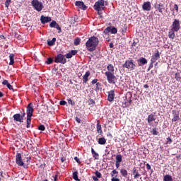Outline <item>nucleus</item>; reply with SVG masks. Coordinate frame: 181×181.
<instances>
[{
	"mask_svg": "<svg viewBox=\"0 0 181 181\" xmlns=\"http://www.w3.org/2000/svg\"><path fill=\"white\" fill-rule=\"evenodd\" d=\"M47 64H52L53 63V59L52 58H48L47 61L46 62Z\"/></svg>",
	"mask_w": 181,
	"mask_h": 181,
	"instance_id": "obj_38",
	"label": "nucleus"
},
{
	"mask_svg": "<svg viewBox=\"0 0 181 181\" xmlns=\"http://www.w3.org/2000/svg\"><path fill=\"white\" fill-rule=\"evenodd\" d=\"M57 25V23L54 21H53L50 24V28H56V25Z\"/></svg>",
	"mask_w": 181,
	"mask_h": 181,
	"instance_id": "obj_34",
	"label": "nucleus"
},
{
	"mask_svg": "<svg viewBox=\"0 0 181 181\" xmlns=\"http://www.w3.org/2000/svg\"><path fill=\"white\" fill-rule=\"evenodd\" d=\"M2 84L4 86H7L9 84V83L8 82V80H4L3 82H2Z\"/></svg>",
	"mask_w": 181,
	"mask_h": 181,
	"instance_id": "obj_47",
	"label": "nucleus"
},
{
	"mask_svg": "<svg viewBox=\"0 0 181 181\" xmlns=\"http://www.w3.org/2000/svg\"><path fill=\"white\" fill-rule=\"evenodd\" d=\"M25 115H26V113H25V110H23V112L21 113V117L23 118V117H25Z\"/></svg>",
	"mask_w": 181,
	"mask_h": 181,
	"instance_id": "obj_52",
	"label": "nucleus"
},
{
	"mask_svg": "<svg viewBox=\"0 0 181 181\" xmlns=\"http://www.w3.org/2000/svg\"><path fill=\"white\" fill-rule=\"evenodd\" d=\"M116 168L117 169L119 168V163L116 162Z\"/></svg>",
	"mask_w": 181,
	"mask_h": 181,
	"instance_id": "obj_62",
	"label": "nucleus"
},
{
	"mask_svg": "<svg viewBox=\"0 0 181 181\" xmlns=\"http://www.w3.org/2000/svg\"><path fill=\"white\" fill-rule=\"evenodd\" d=\"M114 97H115V94L114 93V90H110L108 93L107 100L110 101V103H112V101H114Z\"/></svg>",
	"mask_w": 181,
	"mask_h": 181,
	"instance_id": "obj_15",
	"label": "nucleus"
},
{
	"mask_svg": "<svg viewBox=\"0 0 181 181\" xmlns=\"http://www.w3.org/2000/svg\"><path fill=\"white\" fill-rule=\"evenodd\" d=\"M32 5L38 12H40V11L43 9V5L42 4V2H40L37 0H33Z\"/></svg>",
	"mask_w": 181,
	"mask_h": 181,
	"instance_id": "obj_5",
	"label": "nucleus"
},
{
	"mask_svg": "<svg viewBox=\"0 0 181 181\" xmlns=\"http://www.w3.org/2000/svg\"><path fill=\"white\" fill-rule=\"evenodd\" d=\"M61 160H62V162H64V160H66V158H65L64 157H62V158H61Z\"/></svg>",
	"mask_w": 181,
	"mask_h": 181,
	"instance_id": "obj_64",
	"label": "nucleus"
},
{
	"mask_svg": "<svg viewBox=\"0 0 181 181\" xmlns=\"http://www.w3.org/2000/svg\"><path fill=\"white\" fill-rule=\"evenodd\" d=\"M156 115H153V114H151L148 115V123L151 124L153 121H156Z\"/></svg>",
	"mask_w": 181,
	"mask_h": 181,
	"instance_id": "obj_17",
	"label": "nucleus"
},
{
	"mask_svg": "<svg viewBox=\"0 0 181 181\" xmlns=\"http://www.w3.org/2000/svg\"><path fill=\"white\" fill-rule=\"evenodd\" d=\"M75 46H78L80 45V39H76L74 41Z\"/></svg>",
	"mask_w": 181,
	"mask_h": 181,
	"instance_id": "obj_40",
	"label": "nucleus"
},
{
	"mask_svg": "<svg viewBox=\"0 0 181 181\" xmlns=\"http://www.w3.org/2000/svg\"><path fill=\"white\" fill-rule=\"evenodd\" d=\"M120 173H121L122 176H123V177H127V176L128 175V171H127V170H125V169H122L120 170Z\"/></svg>",
	"mask_w": 181,
	"mask_h": 181,
	"instance_id": "obj_24",
	"label": "nucleus"
},
{
	"mask_svg": "<svg viewBox=\"0 0 181 181\" xmlns=\"http://www.w3.org/2000/svg\"><path fill=\"white\" fill-rule=\"evenodd\" d=\"M13 118L14 119V121H17L18 122H23V119L22 118V116H21V114L14 115Z\"/></svg>",
	"mask_w": 181,
	"mask_h": 181,
	"instance_id": "obj_16",
	"label": "nucleus"
},
{
	"mask_svg": "<svg viewBox=\"0 0 181 181\" xmlns=\"http://www.w3.org/2000/svg\"><path fill=\"white\" fill-rule=\"evenodd\" d=\"M10 4H11V0H6L5 3L6 8H9Z\"/></svg>",
	"mask_w": 181,
	"mask_h": 181,
	"instance_id": "obj_39",
	"label": "nucleus"
},
{
	"mask_svg": "<svg viewBox=\"0 0 181 181\" xmlns=\"http://www.w3.org/2000/svg\"><path fill=\"white\" fill-rule=\"evenodd\" d=\"M9 59H10L9 66H12L13 64V63H15V61H14L15 54H10Z\"/></svg>",
	"mask_w": 181,
	"mask_h": 181,
	"instance_id": "obj_21",
	"label": "nucleus"
},
{
	"mask_svg": "<svg viewBox=\"0 0 181 181\" xmlns=\"http://www.w3.org/2000/svg\"><path fill=\"white\" fill-rule=\"evenodd\" d=\"M93 180L94 181H98V177H95V176H93Z\"/></svg>",
	"mask_w": 181,
	"mask_h": 181,
	"instance_id": "obj_57",
	"label": "nucleus"
},
{
	"mask_svg": "<svg viewBox=\"0 0 181 181\" xmlns=\"http://www.w3.org/2000/svg\"><path fill=\"white\" fill-rule=\"evenodd\" d=\"M174 9H175L176 12H179V7L177 6V4H175Z\"/></svg>",
	"mask_w": 181,
	"mask_h": 181,
	"instance_id": "obj_49",
	"label": "nucleus"
},
{
	"mask_svg": "<svg viewBox=\"0 0 181 181\" xmlns=\"http://www.w3.org/2000/svg\"><path fill=\"white\" fill-rule=\"evenodd\" d=\"M40 21H41V23L45 25V23H47V22H50V21H52V18L50 17L41 16Z\"/></svg>",
	"mask_w": 181,
	"mask_h": 181,
	"instance_id": "obj_14",
	"label": "nucleus"
},
{
	"mask_svg": "<svg viewBox=\"0 0 181 181\" xmlns=\"http://www.w3.org/2000/svg\"><path fill=\"white\" fill-rule=\"evenodd\" d=\"M152 67H153V64H150L149 67H148V70H151V69H152Z\"/></svg>",
	"mask_w": 181,
	"mask_h": 181,
	"instance_id": "obj_60",
	"label": "nucleus"
},
{
	"mask_svg": "<svg viewBox=\"0 0 181 181\" xmlns=\"http://www.w3.org/2000/svg\"><path fill=\"white\" fill-rule=\"evenodd\" d=\"M54 62L55 63H61L62 64H65V63L67 62V59L64 58L63 54H59L56 57Z\"/></svg>",
	"mask_w": 181,
	"mask_h": 181,
	"instance_id": "obj_7",
	"label": "nucleus"
},
{
	"mask_svg": "<svg viewBox=\"0 0 181 181\" xmlns=\"http://www.w3.org/2000/svg\"><path fill=\"white\" fill-rule=\"evenodd\" d=\"M112 181H119V179L113 177L112 178Z\"/></svg>",
	"mask_w": 181,
	"mask_h": 181,
	"instance_id": "obj_59",
	"label": "nucleus"
},
{
	"mask_svg": "<svg viewBox=\"0 0 181 181\" xmlns=\"http://www.w3.org/2000/svg\"><path fill=\"white\" fill-rule=\"evenodd\" d=\"M106 142H107V140L104 137H101L98 139V144L100 145H105Z\"/></svg>",
	"mask_w": 181,
	"mask_h": 181,
	"instance_id": "obj_23",
	"label": "nucleus"
},
{
	"mask_svg": "<svg viewBox=\"0 0 181 181\" xmlns=\"http://www.w3.org/2000/svg\"><path fill=\"white\" fill-rule=\"evenodd\" d=\"M91 152L93 158H95V159H98L99 155L95 152V151H94V148H91Z\"/></svg>",
	"mask_w": 181,
	"mask_h": 181,
	"instance_id": "obj_26",
	"label": "nucleus"
},
{
	"mask_svg": "<svg viewBox=\"0 0 181 181\" xmlns=\"http://www.w3.org/2000/svg\"><path fill=\"white\" fill-rule=\"evenodd\" d=\"M152 134H153V135H158V132L156 130V128L153 129Z\"/></svg>",
	"mask_w": 181,
	"mask_h": 181,
	"instance_id": "obj_42",
	"label": "nucleus"
},
{
	"mask_svg": "<svg viewBox=\"0 0 181 181\" xmlns=\"http://www.w3.org/2000/svg\"><path fill=\"white\" fill-rule=\"evenodd\" d=\"M144 88H149V86L148 84H146L144 86Z\"/></svg>",
	"mask_w": 181,
	"mask_h": 181,
	"instance_id": "obj_63",
	"label": "nucleus"
},
{
	"mask_svg": "<svg viewBox=\"0 0 181 181\" xmlns=\"http://www.w3.org/2000/svg\"><path fill=\"white\" fill-rule=\"evenodd\" d=\"M105 75L106 76V77L107 78V81H108V83H110V84H115L117 77H115V75H114L113 73L105 72Z\"/></svg>",
	"mask_w": 181,
	"mask_h": 181,
	"instance_id": "obj_4",
	"label": "nucleus"
},
{
	"mask_svg": "<svg viewBox=\"0 0 181 181\" xmlns=\"http://www.w3.org/2000/svg\"><path fill=\"white\" fill-rule=\"evenodd\" d=\"M142 8L144 11H151V3L149 1L144 2L142 6Z\"/></svg>",
	"mask_w": 181,
	"mask_h": 181,
	"instance_id": "obj_13",
	"label": "nucleus"
},
{
	"mask_svg": "<svg viewBox=\"0 0 181 181\" xmlns=\"http://www.w3.org/2000/svg\"><path fill=\"white\" fill-rule=\"evenodd\" d=\"M146 169H147V170H150V169H151V165H149V163H147V164H146Z\"/></svg>",
	"mask_w": 181,
	"mask_h": 181,
	"instance_id": "obj_54",
	"label": "nucleus"
},
{
	"mask_svg": "<svg viewBox=\"0 0 181 181\" xmlns=\"http://www.w3.org/2000/svg\"><path fill=\"white\" fill-rule=\"evenodd\" d=\"M48 45L49 46H53V45H54V43H56V38H52V40L51 41H48Z\"/></svg>",
	"mask_w": 181,
	"mask_h": 181,
	"instance_id": "obj_32",
	"label": "nucleus"
},
{
	"mask_svg": "<svg viewBox=\"0 0 181 181\" xmlns=\"http://www.w3.org/2000/svg\"><path fill=\"white\" fill-rule=\"evenodd\" d=\"M158 9V12H160V13H162L163 12V4H159Z\"/></svg>",
	"mask_w": 181,
	"mask_h": 181,
	"instance_id": "obj_30",
	"label": "nucleus"
},
{
	"mask_svg": "<svg viewBox=\"0 0 181 181\" xmlns=\"http://www.w3.org/2000/svg\"><path fill=\"white\" fill-rule=\"evenodd\" d=\"M116 162L121 163V162H122V156L121 155H117L116 156Z\"/></svg>",
	"mask_w": 181,
	"mask_h": 181,
	"instance_id": "obj_29",
	"label": "nucleus"
},
{
	"mask_svg": "<svg viewBox=\"0 0 181 181\" xmlns=\"http://www.w3.org/2000/svg\"><path fill=\"white\" fill-rule=\"evenodd\" d=\"M74 160H76V162H77V163H80V159H78L77 157H75Z\"/></svg>",
	"mask_w": 181,
	"mask_h": 181,
	"instance_id": "obj_56",
	"label": "nucleus"
},
{
	"mask_svg": "<svg viewBox=\"0 0 181 181\" xmlns=\"http://www.w3.org/2000/svg\"><path fill=\"white\" fill-rule=\"evenodd\" d=\"M123 67L125 69H129V70H135V67H136V66L135 65V64H134V62H132V61H126V62L123 64Z\"/></svg>",
	"mask_w": 181,
	"mask_h": 181,
	"instance_id": "obj_6",
	"label": "nucleus"
},
{
	"mask_svg": "<svg viewBox=\"0 0 181 181\" xmlns=\"http://www.w3.org/2000/svg\"><path fill=\"white\" fill-rule=\"evenodd\" d=\"M6 86H7L8 90H12L13 91H15V90H13V86H12L10 83L7 84Z\"/></svg>",
	"mask_w": 181,
	"mask_h": 181,
	"instance_id": "obj_44",
	"label": "nucleus"
},
{
	"mask_svg": "<svg viewBox=\"0 0 181 181\" xmlns=\"http://www.w3.org/2000/svg\"><path fill=\"white\" fill-rule=\"evenodd\" d=\"M133 175H134V179H139V177H141V174H139V173L138 171H136V169H133Z\"/></svg>",
	"mask_w": 181,
	"mask_h": 181,
	"instance_id": "obj_20",
	"label": "nucleus"
},
{
	"mask_svg": "<svg viewBox=\"0 0 181 181\" xmlns=\"http://www.w3.org/2000/svg\"><path fill=\"white\" fill-rule=\"evenodd\" d=\"M100 90H101V83L98 82V83H96L95 90L96 91H100Z\"/></svg>",
	"mask_w": 181,
	"mask_h": 181,
	"instance_id": "obj_33",
	"label": "nucleus"
},
{
	"mask_svg": "<svg viewBox=\"0 0 181 181\" xmlns=\"http://www.w3.org/2000/svg\"><path fill=\"white\" fill-rule=\"evenodd\" d=\"M127 26H124V29L122 30V33L123 34L127 33Z\"/></svg>",
	"mask_w": 181,
	"mask_h": 181,
	"instance_id": "obj_53",
	"label": "nucleus"
},
{
	"mask_svg": "<svg viewBox=\"0 0 181 181\" xmlns=\"http://www.w3.org/2000/svg\"><path fill=\"white\" fill-rule=\"evenodd\" d=\"M173 122H176V121H179V115L175 114L174 117L172 119Z\"/></svg>",
	"mask_w": 181,
	"mask_h": 181,
	"instance_id": "obj_31",
	"label": "nucleus"
},
{
	"mask_svg": "<svg viewBox=\"0 0 181 181\" xmlns=\"http://www.w3.org/2000/svg\"><path fill=\"white\" fill-rule=\"evenodd\" d=\"M109 73H114V66L112 64H109L107 67Z\"/></svg>",
	"mask_w": 181,
	"mask_h": 181,
	"instance_id": "obj_25",
	"label": "nucleus"
},
{
	"mask_svg": "<svg viewBox=\"0 0 181 181\" xmlns=\"http://www.w3.org/2000/svg\"><path fill=\"white\" fill-rule=\"evenodd\" d=\"M110 32H111V33H112L113 35H115L117 33V32H118V30H117V28H115V27H112V28L107 27L104 30L105 35H108V33H110Z\"/></svg>",
	"mask_w": 181,
	"mask_h": 181,
	"instance_id": "obj_10",
	"label": "nucleus"
},
{
	"mask_svg": "<svg viewBox=\"0 0 181 181\" xmlns=\"http://www.w3.org/2000/svg\"><path fill=\"white\" fill-rule=\"evenodd\" d=\"M172 26L173 28L171 29L173 30H175V32H179V30L180 29V23L179 20L175 19Z\"/></svg>",
	"mask_w": 181,
	"mask_h": 181,
	"instance_id": "obj_8",
	"label": "nucleus"
},
{
	"mask_svg": "<svg viewBox=\"0 0 181 181\" xmlns=\"http://www.w3.org/2000/svg\"><path fill=\"white\" fill-rule=\"evenodd\" d=\"M16 163L18 165V166H23L25 164L23 160H22V154H21V153H17L16 156Z\"/></svg>",
	"mask_w": 181,
	"mask_h": 181,
	"instance_id": "obj_9",
	"label": "nucleus"
},
{
	"mask_svg": "<svg viewBox=\"0 0 181 181\" xmlns=\"http://www.w3.org/2000/svg\"><path fill=\"white\" fill-rule=\"evenodd\" d=\"M105 8V6L104 5V0H99L97 2H95L94 5V9L95 11H97L98 15L100 16V18H103V13L101 11H104Z\"/></svg>",
	"mask_w": 181,
	"mask_h": 181,
	"instance_id": "obj_3",
	"label": "nucleus"
},
{
	"mask_svg": "<svg viewBox=\"0 0 181 181\" xmlns=\"http://www.w3.org/2000/svg\"><path fill=\"white\" fill-rule=\"evenodd\" d=\"M97 131L98 134H100V133L103 132V131L101 130V125H100V124H97Z\"/></svg>",
	"mask_w": 181,
	"mask_h": 181,
	"instance_id": "obj_35",
	"label": "nucleus"
},
{
	"mask_svg": "<svg viewBox=\"0 0 181 181\" xmlns=\"http://www.w3.org/2000/svg\"><path fill=\"white\" fill-rule=\"evenodd\" d=\"M175 78L177 81L180 80V74H175Z\"/></svg>",
	"mask_w": 181,
	"mask_h": 181,
	"instance_id": "obj_41",
	"label": "nucleus"
},
{
	"mask_svg": "<svg viewBox=\"0 0 181 181\" xmlns=\"http://www.w3.org/2000/svg\"><path fill=\"white\" fill-rule=\"evenodd\" d=\"M76 6H78L80 9H83V11L87 10V6L84 5V2L78 1L75 3Z\"/></svg>",
	"mask_w": 181,
	"mask_h": 181,
	"instance_id": "obj_11",
	"label": "nucleus"
},
{
	"mask_svg": "<svg viewBox=\"0 0 181 181\" xmlns=\"http://www.w3.org/2000/svg\"><path fill=\"white\" fill-rule=\"evenodd\" d=\"M76 122H78V124H80V122H81L80 118H78V117H76Z\"/></svg>",
	"mask_w": 181,
	"mask_h": 181,
	"instance_id": "obj_58",
	"label": "nucleus"
},
{
	"mask_svg": "<svg viewBox=\"0 0 181 181\" xmlns=\"http://www.w3.org/2000/svg\"><path fill=\"white\" fill-rule=\"evenodd\" d=\"M55 29H57V30H62V28H60V25H59V24L57 23V25H55Z\"/></svg>",
	"mask_w": 181,
	"mask_h": 181,
	"instance_id": "obj_48",
	"label": "nucleus"
},
{
	"mask_svg": "<svg viewBox=\"0 0 181 181\" xmlns=\"http://www.w3.org/2000/svg\"><path fill=\"white\" fill-rule=\"evenodd\" d=\"M33 104L29 103L27 106V128H30V122H32V116L33 115Z\"/></svg>",
	"mask_w": 181,
	"mask_h": 181,
	"instance_id": "obj_2",
	"label": "nucleus"
},
{
	"mask_svg": "<svg viewBox=\"0 0 181 181\" xmlns=\"http://www.w3.org/2000/svg\"><path fill=\"white\" fill-rule=\"evenodd\" d=\"M175 30H170V32L168 33V36L170 37V39H175Z\"/></svg>",
	"mask_w": 181,
	"mask_h": 181,
	"instance_id": "obj_22",
	"label": "nucleus"
},
{
	"mask_svg": "<svg viewBox=\"0 0 181 181\" xmlns=\"http://www.w3.org/2000/svg\"><path fill=\"white\" fill-rule=\"evenodd\" d=\"M112 177L114 176V175H117L118 173V172L116 170H113L112 172Z\"/></svg>",
	"mask_w": 181,
	"mask_h": 181,
	"instance_id": "obj_51",
	"label": "nucleus"
},
{
	"mask_svg": "<svg viewBox=\"0 0 181 181\" xmlns=\"http://www.w3.org/2000/svg\"><path fill=\"white\" fill-rule=\"evenodd\" d=\"M110 47L111 49H112V47H114V44H113L112 42H110Z\"/></svg>",
	"mask_w": 181,
	"mask_h": 181,
	"instance_id": "obj_61",
	"label": "nucleus"
},
{
	"mask_svg": "<svg viewBox=\"0 0 181 181\" xmlns=\"http://www.w3.org/2000/svg\"><path fill=\"white\" fill-rule=\"evenodd\" d=\"M138 63H139V66H144V64H146V63H148V60H146V59L144 57H141L138 60Z\"/></svg>",
	"mask_w": 181,
	"mask_h": 181,
	"instance_id": "obj_18",
	"label": "nucleus"
},
{
	"mask_svg": "<svg viewBox=\"0 0 181 181\" xmlns=\"http://www.w3.org/2000/svg\"><path fill=\"white\" fill-rule=\"evenodd\" d=\"M97 81H98V80H97V79H93V80L92 81V84H97Z\"/></svg>",
	"mask_w": 181,
	"mask_h": 181,
	"instance_id": "obj_55",
	"label": "nucleus"
},
{
	"mask_svg": "<svg viewBox=\"0 0 181 181\" xmlns=\"http://www.w3.org/2000/svg\"><path fill=\"white\" fill-rule=\"evenodd\" d=\"M65 56L66 59H71V57H73V55H71V52L66 54Z\"/></svg>",
	"mask_w": 181,
	"mask_h": 181,
	"instance_id": "obj_43",
	"label": "nucleus"
},
{
	"mask_svg": "<svg viewBox=\"0 0 181 181\" xmlns=\"http://www.w3.org/2000/svg\"><path fill=\"white\" fill-rule=\"evenodd\" d=\"M78 173L77 171L74 172L73 173V179L76 181H80V179H78Z\"/></svg>",
	"mask_w": 181,
	"mask_h": 181,
	"instance_id": "obj_27",
	"label": "nucleus"
},
{
	"mask_svg": "<svg viewBox=\"0 0 181 181\" xmlns=\"http://www.w3.org/2000/svg\"><path fill=\"white\" fill-rule=\"evenodd\" d=\"M68 103H69V104L74 105V102H73V100L71 99L68 100Z\"/></svg>",
	"mask_w": 181,
	"mask_h": 181,
	"instance_id": "obj_50",
	"label": "nucleus"
},
{
	"mask_svg": "<svg viewBox=\"0 0 181 181\" xmlns=\"http://www.w3.org/2000/svg\"><path fill=\"white\" fill-rule=\"evenodd\" d=\"M71 54L72 56H76V54H77V50H71Z\"/></svg>",
	"mask_w": 181,
	"mask_h": 181,
	"instance_id": "obj_45",
	"label": "nucleus"
},
{
	"mask_svg": "<svg viewBox=\"0 0 181 181\" xmlns=\"http://www.w3.org/2000/svg\"><path fill=\"white\" fill-rule=\"evenodd\" d=\"M95 175L96 177H98V179L101 178V173H100L98 171H95Z\"/></svg>",
	"mask_w": 181,
	"mask_h": 181,
	"instance_id": "obj_37",
	"label": "nucleus"
},
{
	"mask_svg": "<svg viewBox=\"0 0 181 181\" xmlns=\"http://www.w3.org/2000/svg\"><path fill=\"white\" fill-rule=\"evenodd\" d=\"M160 55L159 54V51H157L156 53L154 54V55L152 56L151 58V63H156V60H158L160 59Z\"/></svg>",
	"mask_w": 181,
	"mask_h": 181,
	"instance_id": "obj_12",
	"label": "nucleus"
},
{
	"mask_svg": "<svg viewBox=\"0 0 181 181\" xmlns=\"http://www.w3.org/2000/svg\"><path fill=\"white\" fill-rule=\"evenodd\" d=\"M164 181H173V178L170 175H166L164 177Z\"/></svg>",
	"mask_w": 181,
	"mask_h": 181,
	"instance_id": "obj_28",
	"label": "nucleus"
},
{
	"mask_svg": "<svg viewBox=\"0 0 181 181\" xmlns=\"http://www.w3.org/2000/svg\"><path fill=\"white\" fill-rule=\"evenodd\" d=\"M90 72L88 71L86 72L85 75L83 76V83H87L88 81V77H90Z\"/></svg>",
	"mask_w": 181,
	"mask_h": 181,
	"instance_id": "obj_19",
	"label": "nucleus"
},
{
	"mask_svg": "<svg viewBox=\"0 0 181 181\" xmlns=\"http://www.w3.org/2000/svg\"><path fill=\"white\" fill-rule=\"evenodd\" d=\"M98 38L96 37L93 36L90 37L86 43V49H88L89 52H94L97 46H98Z\"/></svg>",
	"mask_w": 181,
	"mask_h": 181,
	"instance_id": "obj_1",
	"label": "nucleus"
},
{
	"mask_svg": "<svg viewBox=\"0 0 181 181\" xmlns=\"http://www.w3.org/2000/svg\"><path fill=\"white\" fill-rule=\"evenodd\" d=\"M38 129H39L40 131H45V129H46V128L45 127V125L41 124V125H40V126L38 127Z\"/></svg>",
	"mask_w": 181,
	"mask_h": 181,
	"instance_id": "obj_36",
	"label": "nucleus"
},
{
	"mask_svg": "<svg viewBox=\"0 0 181 181\" xmlns=\"http://www.w3.org/2000/svg\"><path fill=\"white\" fill-rule=\"evenodd\" d=\"M66 104H67V102H66L65 100L60 101V105H66Z\"/></svg>",
	"mask_w": 181,
	"mask_h": 181,
	"instance_id": "obj_46",
	"label": "nucleus"
}]
</instances>
